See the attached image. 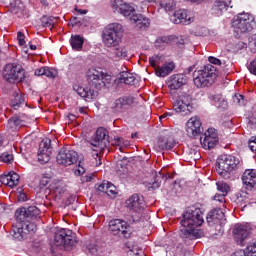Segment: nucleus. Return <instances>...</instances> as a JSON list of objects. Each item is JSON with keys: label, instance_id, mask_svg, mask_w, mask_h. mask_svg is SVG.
Returning a JSON list of instances; mask_svg holds the SVG:
<instances>
[{"label": "nucleus", "instance_id": "obj_26", "mask_svg": "<svg viewBox=\"0 0 256 256\" xmlns=\"http://www.w3.org/2000/svg\"><path fill=\"white\" fill-rule=\"evenodd\" d=\"M130 20L135 23L136 27L143 29V27H149V19L141 14H134L130 17Z\"/></svg>", "mask_w": 256, "mask_h": 256}, {"label": "nucleus", "instance_id": "obj_4", "mask_svg": "<svg viewBox=\"0 0 256 256\" xmlns=\"http://www.w3.org/2000/svg\"><path fill=\"white\" fill-rule=\"evenodd\" d=\"M239 159L233 155H221L217 161L216 171L223 179H231L233 173L237 170Z\"/></svg>", "mask_w": 256, "mask_h": 256}, {"label": "nucleus", "instance_id": "obj_10", "mask_svg": "<svg viewBox=\"0 0 256 256\" xmlns=\"http://www.w3.org/2000/svg\"><path fill=\"white\" fill-rule=\"evenodd\" d=\"M54 243L57 247L63 245L64 247H75L77 239L75 233L69 229H60L54 235Z\"/></svg>", "mask_w": 256, "mask_h": 256}, {"label": "nucleus", "instance_id": "obj_19", "mask_svg": "<svg viewBox=\"0 0 256 256\" xmlns=\"http://www.w3.org/2000/svg\"><path fill=\"white\" fill-rule=\"evenodd\" d=\"M229 7L230 9L233 8V6H231V0H216L212 7V15L221 17L223 13L227 12Z\"/></svg>", "mask_w": 256, "mask_h": 256}, {"label": "nucleus", "instance_id": "obj_61", "mask_svg": "<svg viewBox=\"0 0 256 256\" xmlns=\"http://www.w3.org/2000/svg\"><path fill=\"white\" fill-rule=\"evenodd\" d=\"M243 49H247V44L243 43V42H239L236 45V51H241Z\"/></svg>", "mask_w": 256, "mask_h": 256}, {"label": "nucleus", "instance_id": "obj_52", "mask_svg": "<svg viewBox=\"0 0 256 256\" xmlns=\"http://www.w3.org/2000/svg\"><path fill=\"white\" fill-rule=\"evenodd\" d=\"M248 147H249L250 151H252V153H256V137L252 138L249 141Z\"/></svg>", "mask_w": 256, "mask_h": 256}, {"label": "nucleus", "instance_id": "obj_25", "mask_svg": "<svg viewBox=\"0 0 256 256\" xmlns=\"http://www.w3.org/2000/svg\"><path fill=\"white\" fill-rule=\"evenodd\" d=\"M184 83L185 76L183 74H176L171 77L169 87L173 90L181 89Z\"/></svg>", "mask_w": 256, "mask_h": 256}, {"label": "nucleus", "instance_id": "obj_38", "mask_svg": "<svg viewBox=\"0 0 256 256\" xmlns=\"http://www.w3.org/2000/svg\"><path fill=\"white\" fill-rule=\"evenodd\" d=\"M25 211L28 219H33V217H37L39 216V213H41L39 208H37L36 206H30L28 208H25Z\"/></svg>", "mask_w": 256, "mask_h": 256}, {"label": "nucleus", "instance_id": "obj_18", "mask_svg": "<svg viewBox=\"0 0 256 256\" xmlns=\"http://www.w3.org/2000/svg\"><path fill=\"white\" fill-rule=\"evenodd\" d=\"M233 235L238 245H243V242L249 237V228L243 224H236L233 229Z\"/></svg>", "mask_w": 256, "mask_h": 256}, {"label": "nucleus", "instance_id": "obj_2", "mask_svg": "<svg viewBox=\"0 0 256 256\" xmlns=\"http://www.w3.org/2000/svg\"><path fill=\"white\" fill-rule=\"evenodd\" d=\"M203 213L201 209L195 208L194 210H188L184 213L181 220V225L184 227L181 229L180 236L184 239L185 243L187 241H193L194 239H199L203 236V232L195 227H201L203 225Z\"/></svg>", "mask_w": 256, "mask_h": 256}, {"label": "nucleus", "instance_id": "obj_15", "mask_svg": "<svg viewBox=\"0 0 256 256\" xmlns=\"http://www.w3.org/2000/svg\"><path fill=\"white\" fill-rule=\"evenodd\" d=\"M203 128L201 127V119L197 116L191 117L186 123V133L188 137H197L201 135Z\"/></svg>", "mask_w": 256, "mask_h": 256}, {"label": "nucleus", "instance_id": "obj_48", "mask_svg": "<svg viewBox=\"0 0 256 256\" xmlns=\"http://www.w3.org/2000/svg\"><path fill=\"white\" fill-rule=\"evenodd\" d=\"M233 101H234L235 103H237V105H240V106L245 105V98H244L243 95H241V94H236V95L233 97Z\"/></svg>", "mask_w": 256, "mask_h": 256}, {"label": "nucleus", "instance_id": "obj_24", "mask_svg": "<svg viewBox=\"0 0 256 256\" xmlns=\"http://www.w3.org/2000/svg\"><path fill=\"white\" fill-rule=\"evenodd\" d=\"M98 191L100 193H106L108 197H112V195H117V187L113 185L111 182H103L98 186Z\"/></svg>", "mask_w": 256, "mask_h": 256}, {"label": "nucleus", "instance_id": "obj_1", "mask_svg": "<svg viewBox=\"0 0 256 256\" xmlns=\"http://www.w3.org/2000/svg\"><path fill=\"white\" fill-rule=\"evenodd\" d=\"M86 78L88 86L79 84L73 86L74 91L85 101H93L97 97L99 89L106 83H111V75L105 74L101 68H89Z\"/></svg>", "mask_w": 256, "mask_h": 256}, {"label": "nucleus", "instance_id": "obj_40", "mask_svg": "<svg viewBox=\"0 0 256 256\" xmlns=\"http://www.w3.org/2000/svg\"><path fill=\"white\" fill-rule=\"evenodd\" d=\"M160 175V176H159ZM155 177L154 182L151 184L149 183L147 185L148 187V191H153L155 189H159V187H161V179H163V177H161V174H159Z\"/></svg>", "mask_w": 256, "mask_h": 256}, {"label": "nucleus", "instance_id": "obj_22", "mask_svg": "<svg viewBox=\"0 0 256 256\" xmlns=\"http://www.w3.org/2000/svg\"><path fill=\"white\" fill-rule=\"evenodd\" d=\"M0 182L8 187H15L16 185H19V174L10 172L8 175L1 176Z\"/></svg>", "mask_w": 256, "mask_h": 256}, {"label": "nucleus", "instance_id": "obj_11", "mask_svg": "<svg viewBox=\"0 0 256 256\" xmlns=\"http://www.w3.org/2000/svg\"><path fill=\"white\" fill-rule=\"evenodd\" d=\"M173 109L176 113H180V115H191L193 112V98L187 94L178 96L173 103Z\"/></svg>", "mask_w": 256, "mask_h": 256}, {"label": "nucleus", "instance_id": "obj_37", "mask_svg": "<svg viewBox=\"0 0 256 256\" xmlns=\"http://www.w3.org/2000/svg\"><path fill=\"white\" fill-rule=\"evenodd\" d=\"M120 15H123L124 17H133L135 15V8L131 6V4L125 3L122 11H120Z\"/></svg>", "mask_w": 256, "mask_h": 256}, {"label": "nucleus", "instance_id": "obj_14", "mask_svg": "<svg viewBox=\"0 0 256 256\" xmlns=\"http://www.w3.org/2000/svg\"><path fill=\"white\" fill-rule=\"evenodd\" d=\"M200 143L203 149H213L217 143H219V136L217 130L214 128H208L206 132L200 137Z\"/></svg>", "mask_w": 256, "mask_h": 256}, {"label": "nucleus", "instance_id": "obj_63", "mask_svg": "<svg viewBox=\"0 0 256 256\" xmlns=\"http://www.w3.org/2000/svg\"><path fill=\"white\" fill-rule=\"evenodd\" d=\"M231 256H246V255H245V251L238 250V251L234 252Z\"/></svg>", "mask_w": 256, "mask_h": 256}, {"label": "nucleus", "instance_id": "obj_41", "mask_svg": "<svg viewBox=\"0 0 256 256\" xmlns=\"http://www.w3.org/2000/svg\"><path fill=\"white\" fill-rule=\"evenodd\" d=\"M217 190L220 191V193L227 195L229 193V185L224 181H218L216 182Z\"/></svg>", "mask_w": 256, "mask_h": 256}, {"label": "nucleus", "instance_id": "obj_46", "mask_svg": "<svg viewBox=\"0 0 256 256\" xmlns=\"http://www.w3.org/2000/svg\"><path fill=\"white\" fill-rule=\"evenodd\" d=\"M44 77H48L49 79H55L57 77V70L46 66V70L44 71Z\"/></svg>", "mask_w": 256, "mask_h": 256}, {"label": "nucleus", "instance_id": "obj_55", "mask_svg": "<svg viewBox=\"0 0 256 256\" xmlns=\"http://www.w3.org/2000/svg\"><path fill=\"white\" fill-rule=\"evenodd\" d=\"M119 147H120V151H123V149H125V147H129V141L125 140L123 138H120Z\"/></svg>", "mask_w": 256, "mask_h": 256}, {"label": "nucleus", "instance_id": "obj_20", "mask_svg": "<svg viewBox=\"0 0 256 256\" xmlns=\"http://www.w3.org/2000/svg\"><path fill=\"white\" fill-rule=\"evenodd\" d=\"M242 183H244L247 189H256V170H245L242 175Z\"/></svg>", "mask_w": 256, "mask_h": 256}, {"label": "nucleus", "instance_id": "obj_64", "mask_svg": "<svg viewBox=\"0 0 256 256\" xmlns=\"http://www.w3.org/2000/svg\"><path fill=\"white\" fill-rule=\"evenodd\" d=\"M171 115L173 114L170 112L164 113L162 116H160V121H163V119H168V117H171Z\"/></svg>", "mask_w": 256, "mask_h": 256}, {"label": "nucleus", "instance_id": "obj_53", "mask_svg": "<svg viewBox=\"0 0 256 256\" xmlns=\"http://www.w3.org/2000/svg\"><path fill=\"white\" fill-rule=\"evenodd\" d=\"M45 70H46V66L41 67V68H37L34 72V75H36L37 77H44L45 75Z\"/></svg>", "mask_w": 256, "mask_h": 256}, {"label": "nucleus", "instance_id": "obj_36", "mask_svg": "<svg viewBox=\"0 0 256 256\" xmlns=\"http://www.w3.org/2000/svg\"><path fill=\"white\" fill-rule=\"evenodd\" d=\"M162 61H163V56L159 54H155L149 57V63L155 71L157 70V68H159V65Z\"/></svg>", "mask_w": 256, "mask_h": 256}, {"label": "nucleus", "instance_id": "obj_47", "mask_svg": "<svg viewBox=\"0 0 256 256\" xmlns=\"http://www.w3.org/2000/svg\"><path fill=\"white\" fill-rule=\"evenodd\" d=\"M99 153L101 152H97V151H94V157L92 158V161H91V165L92 167H99V165H101V156H99Z\"/></svg>", "mask_w": 256, "mask_h": 256}, {"label": "nucleus", "instance_id": "obj_30", "mask_svg": "<svg viewBox=\"0 0 256 256\" xmlns=\"http://www.w3.org/2000/svg\"><path fill=\"white\" fill-rule=\"evenodd\" d=\"M84 41L83 37L79 35L72 36L70 39L72 49H74V51H80V49H83Z\"/></svg>", "mask_w": 256, "mask_h": 256}, {"label": "nucleus", "instance_id": "obj_51", "mask_svg": "<svg viewBox=\"0 0 256 256\" xmlns=\"http://www.w3.org/2000/svg\"><path fill=\"white\" fill-rule=\"evenodd\" d=\"M17 39L20 47H23L25 45V34L23 32L17 33Z\"/></svg>", "mask_w": 256, "mask_h": 256}, {"label": "nucleus", "instance_id": "obj_42", "mask_svg": "<svg viewBox=\"0 0 256 256\" xmlns=\"http://www.w3.org/2000/svg\"><path fill=\"white\" fill-rule=\"evenodd\" d=\"M50 159H51V152H38L39 163H42V164L49 163Z\"/></svg>", "mask_w": 256, "mask_h": 256}, {"label": "nucleus", "instance_id": "obj_58", "mask_svg": "<svg viewBox=\"0 0 256 256\" xmlns=\"http://www.w3.org/2000/svg\"><path fill=\"white\" fill-rule=\"evenodd\" d=\"M225 196L224 194H216L214 196V201H218L219 203H223L225 201Z\"/></svg>", "mask_w": 256, "mask_h": 256}, {"label": "nucleus", "instance_id": "obj_49", "mask_svg": "<svg viewBox=\"0 0 256 256\" xmlns=\"http://www.w3.org/2000/svg\"><path fill=\"white\" fill-rule=\"evenodd\" d=\"M248 45L252 53H256V34L251 37V40L249 41Z\"/></svg>", "mask_w": 256, "mask_h": 256}, {"label": "nucleus", "instance_id": "obj_34", "mask_svg": "<svg viewBox=\"0 0 256 256\" xmlns=\"http://www.w3.org/2000/svg\"><path fill=\"white\" fill-rule=\"evenodd\" d=\"M124 6H125V1H123V0H111L110 1V7H111L113 13L121 14V11H123Z\"/></svg>", "mask_w": 256, "mask_h": 256}, {"label": "nucleus", "instance_id": "obj_33", "mask_svg": "<svg viewBox=\"0 0 256 256\" xmlns=\"http://www.w3.org/2000/svg\"><path fill=\"white\" fill-rule=\"evenodd\" d=\"M21 125H23V121H21V119L15 117V116L11 117L7 123L8 129H11V131H17V129H19V127H21Z\"/></svg>", "mask_w": 256, "mask_h": 256}, {"label": "nucleus", "instance_id": "obj_23", "mask_svg": "<svg viewBox=\"0 0 256 256\" xmlns=\"http://www.w3.org/2000/svg\"><path fill=\"white\" fill-rule=\"evenodd\" d=\"M175 69V63L173 62H165L162 66H159L155 70V74L157 77H167L170 73Z\"/></svg>", "mask_w": 256, "mask_h": 256}, {"label": "nucleus", "instance_id": "obj_44", "mask_svg": "<svg viewBox=\"0 0 256 256\" xmlns=\"http://www.w3.org/2000/svg\"><path fill=\"white\" fill-rule=\"evenodd\" d=\"M0 161H3V163H13V154L11 152L2 153Z\"/></svg>", "mask_w": 256, "mask_h": 256}, {"label": "nucleus", "instance_id": "obj_31", "mask_svg": "<svg viewBox=\"0 0 256 256\" xmlns=\"http://www.w3.org/2000/svg\"><path fill=\"white\" fill-rule=\"evenodd\" d=\"M114 105L116 111H123L129 108V105H131V99L119 98L115 101Z\"/></svg>", "mask_w": 256, "mask_h": 256}, {"label": "nucleus", "instance_id": "obj_35", "mask_svg": "<svg viewBox=\"0 0 256 256\" xmlns=\"http://www.w3.org/2000/svg\"><path fill=\"white\" fill-rule=\"evenodd\" d=\"M40 153H51V139L46 138L40 142L39 150Z\"/></svg>", "mask_w": 256, "mask_h": 256}, {"label": "nucleus", "instance_id": "obj_3", "mask_svg": "<svg viewBox=\"0 0 256 256\" xmlns=\"http://www.w3.org/2000/svg\"><path fill=\"white\" fill-rule=\"evenodd\" d=\"M123 37V25L119 23L108 24L102 33V43L108 49L117 47Z\"/></svg>", "mask_w": 256, "mask_h": 256}, {"label": "nucleus", "instance_id": "obj_57", "mask_svg": "<svg viewBox=\"0 0 256 256\" xmlns=\"http://www.w3.org/2000/svg\"><path fill=\"white\" fill-rule=\"evenodd\" d=\"M209 63H212V65H221V60H219L216 57L210 56L208 58Z\"/></svg>", "mask_w": 256, "mask_h": 256}, {"label": "nucleus", "instance_id": "obj_45", "mask_svg": "<svg viewBox=\"0 0 256 256\" xmlns=\"http://www.w3.org/2000/svg\"><path fill=\"white\" fill-rule=\"evenodd\" d=\"M41 21L44 27H53V25H55V18L53 17L44 16Z\"/></svg>", "mask_w": 256, "mask_h": 256}, {"label": "nucleus", "instance_id": "obj_13", "mask_svg": "<svg viewBox=\"0 0 256 256\" xmlns=\"http://www.w3.org/2000/svg\"><path fill=\"white\" fill-rule=\"evenodd\" d=\"M79 159V155L77 152L73 150H69L67 148H62L56 157L57 163L59 165H64L65 167H69L70 165H75L77 160Z\"/></svg>", "mask_w": 256, "mask_h": 256}, {"label": "nucleus", "instance_id": "obj_17", "mask_svg": "<svg viewBox=\"0 0 256 256\" xmlns=\"http://www.w3.org/2000/svg\"><path fill=\"white\" fill-rule=\"evenodd\" d=\"M170 19L176 25H179V23H183L184 25L193 23V17H191V14L187 10H177Z\"/></svg>", "mask_w": 256, "mask_h": 256}, {"label": "nucleus", "instance_id": "obj_5", "mask_svg": "<svg viewBox=\"0 0 256 256\" xmlns=\"http://www.w3.org/2000/svg\"><path fill=\"white\" fill-rule=\"evenodd\" d=\"M232 27L238 35L241 33H251L255 29V16L251 13H240L233 17Z\"/></svg>", "mask_w": 256, "mask_h": 256}, {"label": "nucleus", "instance_id": "obj_7", "mask_svg": "<svg viewBox=\"0 0 256 256\" xmlns=\"http://www.w3.org/2000/svg\"><path fill=\"white\" fill-rule=\"evenodd\" d=\"M109 145V132L107 129L100 127L96 130V134L89 141V147L96 153H101L105 147Z\"/></svg>", "mask_w": 256, "mask_h": 256}, {"label": "nucleus", "instance_id": "obj_43", "mask_svg": "<svg viewBox=\"0 0 256 256\" xmlns=\"http://www.w3.org/2000/svg\"><path fill=\"white\" fill-rule=\"evenodd\" d=\"M246 256H256V242L250 243L244 250Z\"/></svg>", "mask_w": 256, "mask_h": 256}, {"label": "nucleus", "instance_id": "obj_50", "mask_svg": "<svg viewBox=\"0 0 256 256\" xmlns=\"http://www.w3.org/2000/svg\"><path fill=\"white\" fill-rule=\"evenodd\" d=\"M248 70L252 75L256 76V58L250 62Z\"/></svg>", "mask_w": 256, "mask_h": 256}, {"label": "nucleus", "instance_id": "obj_21", "mask_svg": "<svg viewBox=\"0 0 256 256\" xmlns=\"http://www.w3.org/2000/svg\"><path fill=\"white\" fill-rule=\"evenodd\" d=\"M108 57L111 61H121V59L127 57V48L118 46L109 52Z\"/></svg>", "mask_w": 256, "mask_h": 256}, {"label": "nucleus", "instance_id": "obj_39", "mask_svg": "<svg viewBox=\"0 0 256 256\" xmlns=\"http://www.w3.org/2000/svg\"><path fill=\"white\" fill-rule=\"evenodd\" d=\"M35 231H37V226L29 222V220L23 224L24 237L27 235V233H35Z\"/></svg>", "mask_w": 256, "mask_h": 256}, {"label": "nucleus", "instance_id": "obj_12", "mask_svg": "<svg viewBox=\"0 0 256 256\" xmlns=\"http://www.w3.org/2000/svg\"><path fill=\"white\" fill-rule=\"evenodd\" d=\"M108 229L114 235H123V237H129L131 235V228L129 224L122 219H112L108 223Z\"/></svg>", "mask_w": 256, "mask_h": 256}, {"label": "nucleus", "instance_id": "obj_28", "mask_svg": "<svg viewBox=\"0 0 256 256\" xmlns=\"http://www.w3.org/2000/svg\"><path fill=\"white\" fill-rule=\"evenodd\" d=\"M118 79L120 83H125L126 85H133V83H135V74L123 71L120 72Z\"/></svg>", "mask_w": 256, "mask_h": 256}, {"label": "nucleus", "instance_id": "obj_32", "mask_svg": "<svg viewBox=\"0 0 256 256\" xmlns=\"http://www.w3.org/2000/svg\"><path fill=\"white\" fill-rule=\"evenodd\" d=\"M173 147H175V140H173V138H169L167 140H159L158 141V148L161 150H171L173 149Z\"/></svg>", "mask_w": 256, "mask_h": 256}, {"label": "nucleus", "instance_id": "obj_62", "mask_svg": "<svg viewBox=\"0 0 256 256\" xmlns=\"http://www.w3.org/2000/svg\"><path fill=\"white\" fill-rule=\"evenodd\" d=\"M111 143H112V145H113L114 147H119V145H120V143H121V137H116V138H114Z\"/></svg>", "mask_w": 256, "mask_h": 256}, {"label": "nucleus", "instance_id": "obj_59", "mask_svg": "<svg viewBox=\"0 0 256 256\" xmlns=\"http://www.w3.org/2000/svg\"><path fill=\"white\" fill-rule=\"evenodd\" d=\"M83 183H91L93 181V174L86 175L82 178Z\"/></svg>", "mask_w": 256, "mask_h": 256}, {"label": "nucleus", "instance_id": "obj_8", "mask_svg": "<svg viewBox=\"0 0 256 256\" xmlns=\"http://www.w3.org/2000/svg\"><path fill=\"white\" fill-rule=\"evenodd\" d=\"M2 75L8 83H15L25 79V71L23 67L17 63L7 64L3 69Z\"/></svg>", "mask_w": 256, "mask_h": 256}, {"label": "nucleus", "instance_id": "obj_56", "mask_svg": "<svg viewBox=\"0 0 256 256\" xmlns=\"http://www.w3.org/2000/svg\"><path fill=\"white\" fill-rule=\"evenodd\" d=\"M49 181H51L49 177H42L40 180V187H47V185H49Z\"/></svg>", "mask_w": 256, "mask_h": 256}, {"label": "nucleus", "instance_id": "obj_60", "mask_svg": "<svg viewBox=\"0 0 256 256\" xmlns=\"http://www.w3.org/2000/svg\"><path fill=\"white\" fill-rule=\"evenodd\" d=\"M175 7V3L173 1H169V3H166L164 6L165 11H171Z\"/></svg>", "mask_w": 256, "mask_h": 256}, {"label": "nucleus", "instance_id": "obj_6", "mask_svg": "<svg viewBox=\"0 0 256 256\" xmlns=\"http://www.w3.org/2000/svg\"><path fill=\"white\" fill-rule=\"evenodd\" d=\"M193 77L194 85H196L198 88L209 87L215 83V79L217 78V69L214 68L213 65L208 64L202 69L196 70L193 73Z\"/></svg>", "mask_w": 256, "mask_h": 256}, {"label": "nucleus", "instance_id": "obj_29", "mask_svg": "<svg viewBox=\"0 0 256 256\" xmlns=\"http://www.w3.org/2000/svg\"><path fill=\"white\" fill-rule=\"evenodd\" d=\"M224 218H225V214L221 209H214L209 212L207 216V221L208 223H212V222L215 223V221H221V219H224Z\"/></svg>", "mask_w": 256, "mask_h": 256}, {"label": "nucleus", "instance_id": "obj_54", "mask_svg": "<svg viewBox=\"0 0 256 256\" xmlns=\"http://www.w3.org/2000/svg\"><path fill=\"white\" fill-rule=\"evenodd\" d=\"M75 175H83L85 173V167L81 165V163L74 170Z\"/></svg>", "mask_w": 256, "mask_h": 256}, {"label": "nucleus", "instance_id": "obj_27", "mask_svg": "<svg viewBox=\"0 0 256 256\" xmlns=\"http://www.w3.org/2000/svg\"><path fill=\"white\" fill-rule=\"evenodd\" d=\"M23 104H25V94L20 91L15 92L14 98L10 102L11 107H13V109H19Z\"/></svg>", "mask_w": 256, "mask_h": 256}, {"label": "nucleus", "instance_id": "obj_16", "mask_svg": "<svg viewBox=\"0 0 256 256\" xmlns=\"http://www.w3.org/2000/svg\"><path fill=\"white\" fill-rule=\"evenodd\" d=\"M126 207L130 213H141L143 211V196L138 194L132 195L126 200Z\"/></svg>", "mask_w": 256, "mask_h": 256}, {"label": "nucleus", "instance_id": "obj_9", "mask_svg": "<svg viewBox=\"0 0 256 256\" xmlns=\"http://www.w3.org/2000/svg\"><path fill=\"white\" fill-rule=\"evenodd\" d=\"M16 224L13 226L12 237L17 241L25 239V232H23V225L29 221L25 208L17 209L15 212Z\"/></svg>", "mask_w": 256, "mask_h": 256}]
</instances>
